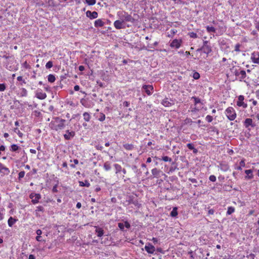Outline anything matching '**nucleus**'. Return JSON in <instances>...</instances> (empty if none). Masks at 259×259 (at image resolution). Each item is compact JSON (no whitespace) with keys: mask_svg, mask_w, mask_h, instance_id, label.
Returning a JSON list of instances; mask_svg holds the SVG:
<instances>
[{"mask_svg":"<svg viewBox=\"0 0 259 259\" xmlns=\"http://www.w3.org/2000/svg\"><path fill=\"white\" fill-rule=\"evenodd\" d=\"M117 15L119 19L122 20L124 23L125 22H130L132 23H135L138 21L139 15L137 14H134V16L128 14L127 12L124 11H120L117 13Z\"/></svg>","mask_w":259,"mask_h":259,"instance_id":"f257e3e1","label":"nucleus"},{"mask_svg":"<svg viewBox=\"0 0 259 259\" xmlns=\"http://www.w3.org/2000/svg\"><path fill=\"white\" fill-rule=\"evenodd\" d=\"M54 119L50 123V126L52 129L58 131L64 128L65 126L64 123L66 121L65 119H61L58 117L54 118Z\"/></svg>","mask_w":259,"mask_h":259,"instance_id":"f03ea898","label":"nucleus"},{"mask_svg":"<svg viewBox=\"0 0 259 259\" xmlns=\"http://www.w3.org/2000/svg\"><path fill=\"white\" fill-rule=\"evenodd\" d=\"M225 114L227 118L230 121H233L237 117L235 110L232 107H229L226 109Z\"/></svg>","mask_w":259,"mask_h":259,"instance_id":"7ed1b4c3","label":"nucleus"},{"mask_svg":"<svg viewBox=\"0 0 259 259\" xmlns=\"http://www.w3.org/2000/svg\"><path fill=\"white\" fill-rule=\"evenodd\" d=\"M231 71L236 76L240 81H242L246 77V73L245 70H240L235 67L231 68Z\"/></svg>","mask_w":259,"mask_h":259,"instance_id":"20e7f679","label":"nucleus"},{"mask_svg":"<svg viewBox=\"0 0 259 259\" xmlns=\"http://www.w3.org/2000/svg\"><path fill=\"white\" fill-rule=\"evenodd\" d=\"M191 99L194 100V104L195 106L193 111H199V109L201 108V106L202 105L200 99L195 96L192 97Z\"/></svg>","mask_w":259,"mask_h":259,"instance_id":"39448f33","label":"nucleus"},{"mask_svg":"<svg viewBox=\"0 0 259 259\" xmlns=\"http://www.w3.org/2000/svg\"><path fill=\"white\" fill-rule=\"evenodd\" d=\"M244 97L243 95H239L238 97V100L236 102V105L238 107H242L243 108H246L247 104L244 102Z\"/></svg>","mask_w":259,"mask_h":259,"instance_id":"423d86ee","label":"nucleus"},{"mask_svg":"<svg viewBox=\"0 0 259 259\" xmlns=\"http://www.w3.org/2000/svg\"><path fill=\"white\" fill-rule=\"evenodd\" d=\"M250 59L254 64H259V52L257 51H254L251 54Z\"/></svg>","mask_w":259,"mask_h":259,"instance_id":"0eeeda50","label":"nucleus"},{"mask_svg":"<svg viewBox=\"0 0 259 259\" xmlns=\"http://www.w3.org/2000/svg\"><path fill=\"white\" fill-rule=\"evenodd\" d=\"M182 42L181 39H175L171 42L170 46L172 48L179 49L181 47Z\"/></svg>","mask_w":259,"mask_h":259,"instance_id":"6e6552de","label":"nucleus"},{"mask_svg":"<svg viewBox=\"0 0 259 259\" xmlns=\"http://www.w3.org/2000/svg\"><path fill=\"white\" fill-rule=\"evenodd\" d=\"M125 26V23L120 19L114 21V27L117 29L124 28Z\"/></svg>","mask_w":259,"mask_h":259,"instance_id":"1a4fd4ad","label":"nucleus"},{"mask_svg":"<svg viewBox=\"0 0 259 259\" xmlns=\"http://www.w3.org/2000/svg\"><path fill=\"white\" fill-rule=\"evenodd\" d=\"M35 97L40 100H44L46 98L47 94L43 93L40 89H38L35 93Z\"/></svg>","mask_w":259,"mask_h":259,"instance_id":"9d476101","label":"nucleus"},{"mask_svg":"<svg viewBox=\"0 0 259 259\" xmlns=\"http://www.w3.org/2000/svg\"><path fill=\"white\" fill-rule=\"evenodd\" d=\"M142 89L148 95H151L153 91V87L152 85H143Z\"/></svg>","mask_w":259,"mask_h":259,"instance_id":"9b49d317","label":"nucleus"},{"mask_svg":"<svg viewBox=\"0 0 259 259\" xmlns=\"http://www.w3.org/2000/svg\"><path fill=\"white\" fill-rule=\"evenodd\" d=\"M30 198L32 199V202L33 204H36L38 202L39 200L41 198V196L39 194H31L30 195Z\"/></svg>","mask_w":259,"mask_h":259,"instance_id":"f8f14e48","label":"nucleus"},{"mask_svg":"<svg viewBox=\"0 0 259 259\" xmlns=\"http://www.w3.org/2000/svg\"><path fill=\"white\" fill-rule=\"evenodd\" d=\"M145 249L149 254H153L155 250V247L150 243L145 245Z\"/></svg>","mask_w":259,"mask_h":259,"instance_id":"ddd939ff","label":"nucleus"},{"mask_svg":"<svg viewBox=\"0 0 259 259\" xmlns=\"http://www.w3.org/2000/svg\"><path fill=\"white\" fill-rule=\"evenodd\" d=\"M151 172L153 178H159L160 177V175H163V172L160 169H157V168H153L151 170Z\"/></svg>","mask_w":259,"mask_h":259,"instance_id":"4468645a","label":"nucleus"},{"mask_svg":"<svg viewBox=\"0 0 259 259\" xmlns=\"http://www.w3.org/2000/svg\"><path fill=\"white\" fill-rule=\"evenodd\" d=\"M118 227L122 231H124V227L126 229H129L131 227L130 224L127 221H125L118 224Z\"/></svg>","mask_w":259,"mask_h":259,"instance_id":"2eb2a0df","label":"nucleus"},{"mask_svg":"<svg viewBox=\"0 0 259 259\" xmlns=\"http://www.w3.org/2000/svg\"><path fill=\"white\" fill-rule=\"evenodd\" d=\"M244 125L246 128H248L249 126L252 127L255 126V124L253 123V120L251 118H246L244 121Z\"/></svg>","mask_w":259,"mask_h":259,"instance_id":"dca6fc26","label":"nucleus"},{"mask_svg":"<svg viewBox=\"0 0 259 259\" xmlns=\"http://www.w3.org/2000/svg\"><path fill=\"white\" fill-rule=\"evenodd\" d=\"M66 132V134L64 135L65 140H69L75 136V132L74 131L70 132L69 130H67Z\"/></svg>","mask_w":259,"mask_h":259,"instance_id":"f3484780","label":"nucleus"},{"mask_svg":"<svg viewBox=\"0 0 259 259\" xmlns=\"http://www.w3.org/2000/svg\"><path fill=\"white\" fill-rule=\"evenodd\" d=\"M86 16L90 19H95L98 17V13L96 11L92 12L90 11H88L86 12Z\"/></svg>","mask_w":259,"mask_h":259,"instance_id":"a211bd4d","label":"nucleus"},{"mask_svg":"<svg viewBox=\"0 0 259 259\" xmlns=\"http://www.w3.org/2000/svg\"><path fill=\"white\" fill-rule=\"evenodd\" d=\"M0 172L3 173L4 175H8L10 170L8 168L5 167L2 163H0Z\"/></svg>","mask_w":259,"mask_h":259,"instance_id":"6ab92c4d","label":"nucleus"},{"mask_svg":"<svg viewBox=\"0 0 259 259\" xmlns=\"http://www.w3.org/2000/svg\"><path fill=\"white\" fill-rule=\"evenodd\" d=\"M201 50L203 51L204 53L206 54H209L212 51L211 48L210 46H202Z\"/></svg>","mask_w":259,"mask_h":259,"instance_id":"aec40b11","label":"nucleus"},{"mask_svg":"<svg viewBox=\"0 0 259 259\" xmlns=\"http://www.w3.org/2000/svg\"><path fill=\"white\" fill-rule=\"evenodd\" d=\"M161 104L165 107H168L171 106L172 103L170 101H169L168 98L164 99L162 102Z\"/></svg>","mask_w":259,"mask_h":259,"instance_id":"412c9836","label":"nucleus"},{"mask_svg":"<svg viewBox=\"0 0 259 259\" xmlns=\"http://www.w3.org/2000/svg\"><path fill=\"white\" fill-rule=\"evenodd\" d=\"M95 232L98 237H101L104 234L103 230L99 227H95Z\"/></svg>","mask_w":259,"mask_h":259,"instance_id":"4be33fe9","label":"nucleus"},{"mask_svg":"<svg viewBox=\"0 0 259 259\" xmlns=\"http://www.w3.org/2000/svg\"><path fill=\"white\" fill-rule=\"evenodd\" d=\"M187 147L190 149L193 150L194 153H197L198 152L197 149L195 148L194 145L192 143H188L187 144Z\"/></svg>","mask_w":259,"mask_h":259,"instance_id":"5701e85b","label":"nucleus"},{"mask_svg":"<svg viewBox=\"0 0 259 259\" xmlns=\"http://www.w3.org/2000/svg\"><path fill=\"white\" fill-rule=\"evenodd\" d=\"M104 25V22L101 19H98L95 22V26L96 27H102Z\"/></svg>","mask_w":259,"mask_h":259,"instance_id":"b1692460","label":"nucleus"},{"mask_svg":"<svg viewBox=\"0 0 259 259\" xmlns=\"http://www.w3.org/2000/svg\"><path fill=\"white\" fill-rule=\"evenodd\" d=\"M44 211V208L42 206H38L36 207V209L35 210V215L36 217H40V215L38 214V211H42L43 212Z\"/></svg>","mask_w":259,"mask_h":259,"instance_id":"393cba45","label":"nucleus"},{"mask_svg":"<svg viewBox=\"0 0 259 259\" xmlns=\"http://www.w3.org/2000/svg\"><path fill=\"white\" fill-rule=\"evenodd\" d=\"M124 149L127 150H132L134 149V145L131 144H125L123 145Z\"/></svg>","mask_w":259,"mask_h":259,"instance_id":"a878e982","label":"nucleus"},{"mask_svg":"<svg viewBox=\"0 0 259 259\" xmlns=\"http://www.w3.org/2000/svg\"><path fill=\"white\" fill-rule=\"evenodd\" d=\"M79 186L81 187L85 186L89 187L90 186V184L87 180H85L84 182L82 181H79Z\"/></svg>","mask_w":259,"mask_h":259,"instance_id":"bb28decb","label":"nucleus"},{"mask_svg":"<svg viewBox=\"0 0 259 259\" xmlns=\"http://www.w3.org/2000/svg\"><path fill=\"white\" fill-rule=\"evenodd\" d=\"M245 173L248 175V178L251 179L253 178L252 170L251 169H247L245 170Z\"/></svg>","mask_w":259,"mask_h":259,"instance_id":"cd10ccee","label":"nucleus"},{"mask_svg":"<svg viewBox=\"0 0 259 259\" xmlns=\"http://www.w3.org/2000/svg\"><path fill=\"white\" fill-rule=\"evenodd\" d=\"M235 209L233 206H229L227 211V214L230 215L235 212Z\"/></svg>","mask_w":259,"mask_h":259,"instance_id":"c85d7f7f","label":"nucleus"},{"mask_svg":"<svg viewBox=\"0 0 259 259\" xmlns=\"http://www.w3.org/2000/svg\"><path fill=\"white\" fill-rule=\"evenodd\" d=\"M206 29L207 31L209 33H210V32L215 33L216 31L215 28L213 26H207L206 27Z\"/></svg>","mask_w":259,"mask_h":259,"instance_id":"c756f323","label":"nucleus"},{"mask_svg":"<svg viewBox=\"0 0 259 259\" xmlns=\"http://www.w3.org/2000/svg\"><path fill=\"white\" fill-rule=\"evenodd\" d=\"M83 119L85 121H89L91 119V116L88 112H84L83 114Z\"/></svg>","mask_w":259,"mask_h":259,"instance_id":"7c9ffc66","label":"nucleus"},{"mask_svg":"<svg viewBox=\"0 0 259 259\" xmlns=\"http://www.w3.org/2000/svg\"><path fill=\"white\" fill-rule=\"evenodd\" d=\"M178 215L177 208L176 207H174L172 211L170 212V215L172 217H176Z\"/></svg>","mask_w":259,"mask_h":259,"instance_id":"2f4dec72","label":"nucleus"},{"mask_svg":"<svg viewBox=\"0 0 259 259\" xmlns=\"http://www.w3.org/2000/svg\"><path fill=\"white\" fill-rule=\"evenodd\" d=\"M48 81L50 82H54L55 81L56 78L53 74H49L48 76Z\"/></svg>","mask_w":259,"mask_h":259,"instance_id":"473e14b6","label":"nucleus"},{"mask_svg":"<svg viewBox=\"0 0 259 259\" xmlns=\"http://www.w3.org/2000/svg\"><path fill=\"white\" fill-rule=\"evenodd\" d=\"M98 119L100 121H103L105 119V115L103 113H100L99 115L97 116Z\"/></svg>","mask_w":259,"mask_h":259,"instance_id":"72a5a7b5","label":"nucleus"},{"mask_svg":"<svg viewBox=\"0 0 259 259\" xmlns=\"http://www.w3.org/2000/svg\"><path fill=\"white\" fill-rule=\"evenodd\" d=\"M16 222V220L13 219L12 217H10L8 220V225L10 227H12L13 225Z\"/></svg>","mask_w":259,"mask_h":259,"instance_id":"f704fd0d","label":"nucleus"},{"mask_svg":"<svg viewBox=\"0 0 259 259\" xmlns=\"http://www.w3.org/2000/svg\"><path fill=\"white\" fill-rule=\"evenodd\" d=\"M221 169L224 171H227L229 169V166L227 164H221Z\"/></svg>","mask_w":259,"mask_h":259,"instance_id":"c9c22d12","label":"nucleus"},{"mask_svg":"<svg viewBox=\"0 0 259 259\" xmlns=\"http://www.w3.org/2000/svg\"><path fill=\"white\" fill-rule=\"evenodd\" d=\"M188 35L191 38H196L198 37L197 33L194 32H189Z\"/></svg>","mask_w":259,"mask_h":259,"instance_id":"e433bc0d","label":"nucleus"},{"mask_svg":"<svg viewBox=\"0 0 259 259\" xmlns=\"http://www.w3.org/2000/svg\"><path fill=\"white\" fill-rule=\"evenodd\" d=\"M161 160L165 162H167V161L171 162L172 161V159L167 156H162Z\"/></svg>","mask_w":259,"mask_h":259,"instance_id":"4c0bfd02","label":"nucleus"},{"mask_svg":"<svg viewBox=\"0 0 259 259\" xmlns=\"http://www.w3.org/2000/svg\"><path fill=\"white\" fill-rule=\"evenodd\" d=\"M86 3L90 6L94 5L96 4V0H85Z\"/></svg>","mask_w":259,"mask_h":259,"instance_id":"58836bf2","label":"nucleus"},{"mask_svg":"<svg viewBox=\"0 0 259 259\" xmlns=\"http://www.w3.org/2000/svg\"><path fill=\"white\" fill-rule=\"evenodd\" d=\"M19 149V146L16 144H13L11 145V150L12 151H16Z\"/></svg>","mask_w":259,"mask_h":259,"instance_id":"ea45409f","label":"nucleus"},{"mask_svg":"<svg viewBox=\"0 0 259 259\" xmlns=\"http://www.w3.org/2000/svg\"><path fill=\"white\" fill-rule=\"evenodd\" d=\"M27 94V90L24 88H22L21 89V96H23V97L26 96Z\"/></svg>","mask_w":259,"mask_h":259,"instance_id":"a19ab883","label":"nucleus"},{"mask_svg":"<svg viewBox=\"0 0 259 259\" xmlns=\"http://www.w3.org/2000/svg\"><path fill=\"white\" fill-rule=\"evenodd\" d=\"M14 131L15 133H16L20 137H21V138L22 137L23 134L21 132H20V131H19V130L18 128H17V127L15 128L14 130Z\"/></svg>","mask_w":259,"mask_h":259,"instance_id":"79ce46f5","label":"nucleus"},{"mask_svg":"<svg viewBox=\"0 0 259 259\" xmlns=\"http://www.w3.org/2000/svg\"><path fill=\"white\" fill-rule=\"evenodd\" d=\"M18 179L19 181H20L22 178H23L24 177L25 175V171H21L19 174H18Z\"/></svg>","mask_w":259,"mask_h":259,"instance_id":"37998d69","label":"nucleus"},{"mask_svg":"<svg viewBox=\"0 0 259 259\" xmlns=\"http://www.w3.org/2000/svg\"><path fill=\"white\" fill-rule=\"evenodd\" d=\"M240 46H241V45L239 43L236 44L235 46V48H234V51L237 52H239L240 51Z\"/></svg>","mask_w":259,"mask_h":259,"instance_id":"c03bdc74","label":"nucleus"},{"mask_svg":"<svg viewBox=\"0 0 259 259\" xmlns=\"http://www.w3.org/2000/svg\"><path fill=\"white\" fill-rule=\"evenodd\" d=\"M193 77L195 79H198L200 78V74L198 72H195L194 73H193Z\"/></svg>","mask_w":259,"mask_h":259,"instance_id":"a18cd8bd","label":"nucleus"},{"mask_svg":"<svg viewBox=\"0 0 259 259\" xmlns=\"http://www.w3.org/2000/svg\"><path fill=\"white\" fill-rule=\"evenodd\" d=\"M53 67V62L52 61H49L46 65V67L48 69H50Z\"/></svg>","mask_w":259,"mask_h":259,"instance_id":"49530a36","label":"nucleus"},{"mask_svg":"<svg viewBox=\"0 0 259 259\" xmlns=\"http://www.w3.org/2000/svg\"><path fill=\"white\" fill-rule=\"evenodd\" d=\"M205 119L206 121H207L208 122H211L213 120V117L212 116L208 115L206 116Z\"/></svg>","mask_w":259,"mask_h":259,"instance_id":"de8ad7c7","label":"nucleus"},{"mask_svg":"<svg viewBox=\"0 0 259 259\" xmlns=\"http://www.w3.org/2000/svg\"><path fill=\"white\" fill-rule=\"evenodd\" d=\"M6 89V86L5 83L0 84V91L3 92Z\"/></svg>","mask_w":259,"mask_h":259,"instance_id":"09e8293b","label":"nucleus"},{"mask_svg":"<svg viewBox=\"0 0 259 259\" xmlns=\"http://www.w3.org/2000/svg\"><path fill=\"white\" fill-rule=\"evenodd\" d=\"M17 80L19 81H22V83H21V85H22V83H26V82L25 80L23 79V77L21 76H19L17 77Z\"/></svg>","mask_w":259,"mask_h":259,"instance_id":"8fccbe9b","label":"nucleus"},{"mask_svg":"<svg viewBox=\"0 0 259 259\" xmlns=\"http://www.w3.org/2000/svg\"><path fill=\"white\" fill-rule=\"evenodd\" d=\"M104 167L105 169L107 170L110 169L111 168L110 164L109 163H108L107 162L105 163Z\"/></svg>","mask_w":259,"mask_h":259,"instance_id":"3c124183","label":"nucleus"},{"mask_svg":"<svg viewBox=\"0 0 259 259\" xmlns=\"http://www.w3.org/2000/svg\"><path fill=\"white\" fill-rule=\"evenodd\" d=\"M239 165L241 167H244L245 166V160L242 159L239 163Z\"/></svg>","mask_w":259,"mask_h":259,"instance_id":"603ef678","label":"nucleus"},{"mask_svg":"<svg viewBox=\"0 0 259 259\" xmlns=\"http://www.w3.org/2000/svg\"><path fill=\"white\" fill-rule=\"evenodd\" d=\"M209 180L211 182H215L216 181V177L214 175H211L209 177Z\"/></svg>","mask_w":259,"mask_h":259,"instance_id":"864d4df0","label":"nucleus"},{"mask_svg":"<svg viewBox=\"0 0 259 259\" xmlns=\"http://www.w3.org/2000/svg\"><path fill=\"white\" fill-rule=\"evenodd\" d=\"M130 102L127 101H124L122 103V106L124 107H128L130 106Z\"/></svg>","mask_w":259,"mask_h":259,"instance_id":"5fc2aeb1","label":"nucleus"},{"mask_svg":"<svg viewBox=\"0 0 259 259\" xmlns=\"http://www.w3.org/2000/svg\"><path fill=\"white\" fill-rule=\"evenodd\" d=\"M209 210L208 211V214H213L214 213V210L212 208H208Z\"/></svg>","mask_w":259,"mask_h":259,"instance_id":"6e6d98bb","label":"nucleus"},{"mask_svg":"<svg viewBox=\"0 0 259 259\" xmlns=\"http://www.w3.org/2000/svg\"><path fill=\"white\" fill-rule=\"evenodd\" d=\"M189 180L193 183H196L197 182V180L194 178H189Z\"/></svg>","mask_w":259,"mask_h":259,"instance_id":"4d7b16f0","label":"nucleus"},{"mask_svg":"<svg viewBox=\"0 0 259 259\" xmlns=\"http://www.w3.org/2000/svg\"><path fill=\"white\" fill-rule=\"evenodd\" d=\"M192 120L190 118H187L186 120H185V123H191L192 122Z\"/></svg>","mask_w":259,"mask_h":259,"instance_id":"13d9d810","label":"nucleus"},{"mask_svg":"<svg viewBox=\"0 0 259 259\" xmlns=\"http://www.w3.org/2000/svg\"><path fill=\"white\" fill-rule=\"evenodd\" d=\"M156 250L158 252H160V253H164V251H163V249L161 247L157 248L156 249Z\"/></svg>","mask_w":259,"mask_h":259,"instance_id":"bf43d9fd","label":"nucleus"},{"mask_svg":"<svg viewBox=\"0 0 259 259\" xmlns=\"http://www.w3.org/2000/svg\"><path fill=\"white\" fill-rule=\"evenodd\" d=\"M36 233L37 236H40L41 234H42V231L40 229H38L36 231Z\"/></svg>","mask_w":259,"mask_h":259,"instance_id":"052dcab7","label":"nucleus"},{"mask_svg":"<svg viewBox=\"0 0 259 259\" xmlns=\"http://www.w3.org/2000/svg\"><path fill=\"white\" fill-rule=\"evenodd\" d=\"M250 101L252 102V105L253 106H256L257 104V101L253 99H251V100H250Z\"/></svg>","mask_w":259,"mask_h":259,"instance_id":"680f3d73","label":"nucleus"},{"mask_svg":"<svg viewBox=\"0 0 259 259\" xmlns=\"http://www.w3.org/2000/svg\"><path fill=\"white\" fill-rule=\"evenodd\" d=\"M52 191L53 192H57V185H55L53 187L52 189Z\"/></svg>","mask_w":259,"mask_h":259,"instance_id":"e2e57ef3","label":"nucleus"},{"mask_svg":"<svg viewBox=\"0 0 259 259\" xmlns=\"http://www.w3.org/2000/svg\"><path fill=\"white\" fill-rule=\"evenodd\" d=\"M151 240L155 244L158 242V239L156 238H155V237H153Z\"/></svg>","mask_w":259,"mask_h":259,"instance_id":"0e129e2a","label":"nucleus"},{"mask_svg":"<svg viewBox=\"0 0 259 259\" xmlns=\"http://www.w3.org/2000/svg\"><path fill=\"white\" fill-rule=\"evenodd\" d=\"M254 212V210L253 209H251V210H250L249 211V213H248V216L251 215L253 214Z\"/></svg>","mask_w":259,"mask_h":259,"instance_id":"69168bd1","label":"nucleus"},{"mask_svg":"<svg viewBox=\"0 0 259 259\" xmlns=\"http://www.w3.org/2000/svg\"><path fill=\"white\" fill-rule=\"evenodd\" d=\"M79 89H80V87H79V85H75V86H74V90L75 91H79Z\"/></svg>","mask_w":259,"mask_h":259,"instance_id":"338daca9","label":"nucleus"},{"mask_svg":"<svg viewBox=\"0 0 259 259\" xmlns=\"http://www.w3.org/2000/svg\"><path fill=\"white\" fill-rule=\"evenodd\" d=\"M256 29L259 31V22H256L255 24Z\"/></svg>","mask_w":259,"mask_h":259,"instance_id":"774afa93","label":"nucleus"}]
</instances>
